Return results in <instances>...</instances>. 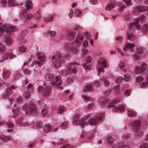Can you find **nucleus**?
I'll return each mask as SVG.
<instances>
[{
	"label": "nucleus",
	"mask_w": 148,
	"mask_h": 148,
	"mask_svg": "<svg viewBox=\"0 0 148 148\" xmlns=\"http://www.w3.org/2000/svg\"><path fill=\"white\" fill-rule=\"evenodd\" d=\"M90 116V114H88L80 119L79 115L76 114L74 117L73 123L74 125L81 126L82 128L88 124L91 125H95L101 120L104 116V114L101 113L98 114L95 117L89 119L88 122H87L86 121Z\"/></svg>",
	"instance_id": "obj_1"
},
{
	"label": "nucleus",
	"mask_w": 148,
	"mask_h": 148,
	"mask_svg": "<svg viewBox=\"0 0 148 148\" xmlns=\"http://www.w3.org/2000/svg\"><path fill=\"white\" fill-rule=\"evenodd\" d=\"M44 77L46 81L51 82V84L53 86L58 87L62 83L61 76L60 75L57 76L55 78L53 74L47 73L45 74Z\"/></svg>",
	"instance_id": "obj_2"
},
{
	"label": "nucleus",
	"mask_w": 148,
	"mask_h": 148,
	"mask_svg": "<svg viewBox=\"0 0 148 148\" xmlns=\"http://www.w3.org/2000/svg\"><path fill=\"white\" fill-rule=\"evenodd\" d=\"M18 29L16 27L8 25L0 24V36L5 32L8 35H11L13 32L16 31Z\"/></svg>",
	"instance_id": "obj_3"
},
{
	"label": "nucleus",
	"mask_w": 148,
	"mask_h": 148,
	"mask_svg": "<svg viewBox=\"0 0 148 148\" xmlns=\"http://www.w3.org/2000/svg\"><path fill=\"white\" fill-rule=\"evenodd\" d=\"M51 60H52L54 66L55 68H57L60 66L61 63L64 60L63 58L62 57L61 54L58 53L53 56Z\"/></svg>",
	"instance_id": "obj_4"
},
{
	"label": "nucleus",
	"mask_w": 148,
	"mask_h": 148,
	"mask_svg": "<svg viewBox=\"0 0 148 148\" xmlns=\"http://www.w3.org/2000/svg\"><path fill=\"white\" fill-rule=\"evenodd\" d=\"M23 108L25 110L28 108L29 109L28 112L27 111L25 112L26 115H27L28 112L30 114L34 115L36 114L38 112V109L35 105L32 103L29 104L28 106L27 104H25L23 106Z\"/></svg>",
	"instance_id": "obj_5"
},
{
	"label": "nucleus",
	"mask_w": 148,
	"mask_h": 148,
	"mask_svg": "<svg viewBox=\"0 0 148 148\" xmlns=\"http://www.w3.org/2000/svg\"><path fill=\"white\" fill-rule=\"evenodd\" d=\"M140 121L138 120L134 121L132 124L131 126L135 133L136 136H140L143 134L142 132L139 129Z\"/></svg>",
	"instance_id": "obj_6"
},
{
	"label": "nucleus",
	"mask_w": 148,
	"mask_h": 148,
	"mask_svg": "<svg viewBox=\"0 0 148 148\" xmlns=\"http://www.w3.org/2000/svg\"><path fill=\"white\" fill-rule=\"evenodd\" d=\"M98 65L97 66V69L98 71V74L99 75V73L101 72H103V69L106 67V60L103 58H101L97 62Z\"/></svg>",
	"instance_id": "obj_7"
},
{
	"label": "nucleus",
	"mask_w": 148,
	"mask_h": 148,
	"mask_svg": "<svg viewBox=\"0 0 148 148\" xmlns=\"http://www.w3.org/2000/svg\"><path fill=\"white\" fill-rule=\"evenodd\" d=\"M120 101V98H116L111 103H110L109 105L108 106V107L110 108H114V110L115 112H120V106H116L114 105V104H116L119 103Z\"/></svg>",
	"instance_id": "obj_8"
},
{
	"label": "nucleus",
	"mask_w": 148,
	"mask_h": 148,
	"mask_svg": "<svg viewBox=\"0 0 148 148\" xmlns=\"http://www.w3.org/2000/svg\"><path fill=\"white\" fill-rule=\"evenodd\" d=\"M79 64L76 62H70L69 64V66L66 67V70L67 71L69 72H71L74 73L75 74L77 72V68L73 66H75L76 65H78ZM68 73V72H67Z\"/></svg>",
	"instance_id": "obj_9"
},
{
	"label": "nucleus",
	"mask_w": 148,
	"mask_h": 148,
	"mask_svg": "<svg viewBox=\"0 0 148 148\" xmlns=\"http://www.w3.org/2000/svg\"><path fill=\"white\" fill-rule=\"evenodd\" d=\"M42 89V94L43 96L48 95L51 91L49 86H47L42 88L41 86H39L38 88V92H40Z\"/></svg>",
	"instance_id": "obj_10"
},
{
	"label": "nucleus",
	"mask_w": 148,
	"mask_h": 148,
	"mask_svg": "<svg viewBox=\"0 0 148 148\" xmlns=\"http://www.w3.org/2000/svg\"><path fill=\"white\" fill-rule=\"evenodd\" d=\"M134 52L135 53V56L134 57V60L136 61H137L140 59L139 55L142 53L143 52V48L141 47H140L136 49L135 51Z\"/></svg>",
	"instance_id": "obj_11"
},
{
	"label": "nucleus",
	"mask_w": 148,
	"mask_h": 148,
	"mask_svg": "<svg viewBox=\"0 0 148 148\" xmlns=\"http://www.w3.org/2000/svg\"><path fill=\"white\" fill-rule=\"evenodd\" d=\"M84 37L82 36V35L79 33L77 36L75 42L76 43L77 45H80L81 42L83 40Z\"/></svg>",
	"instance_id": "obj_12"
},
{
	"label": "nucleus",
	"mask_w": 148,
	"mask_h": 148,
	"mask_svg": "<svg viewBox=\"0 0 148 148\" xmlns=\"http://www.w3.org/2000/svg\"><path fill=\"white\" fill-rule=\"evenodd\" d=\"M55 16V14H47V16L44 18V20L46 21H51L53 20V17Z\"/></svg>",
	"instance_id": "obj_13"
},
{
	"label": "nucleus",
	"mask_w": 148,
	"mask_h": 148,
	"mask_svg": "<svg viewBox=\"0 0 148 148\" xmlns=\"http://www.w3.org/2000/svg\"><path fill=\"white\" fill-rule=\"evenodd\" d=\"M17 40L19 43L21 44L24 43L26 41V39L24 38L23 36V33L22 32L19 35L17 39Z\"/></svg>",
	"instance_id": "obj_14"
},
{
	"label": "nucleus",
	"mask_w": 148,
	"mask_h": 148,
	"mask_svg": "<svg viewBox=\"0 0 148 148\" xmlns=\"http://www.w3.org/2000/svg\"><path fill=\"white\" fill-rule=\"evenodd\" d=\"M38 59L42 62L45 61L46 59L45 55L42 52H39L37 54Z\"/></svg>",
	"instance_id": "obj_15"
},
{
	"label": "nucleus",
	"mask_w": 148,
	"mask_h": 148,
	"mask_svg": "<svg viewBox=\"0 0 148 148\" xmlns=\"http://www.w3.org/2000/svg\"><path fill=\"white\" fill-rule=\"evenodd\" d=\"M135 46V45L133 43L128 42L125 45L123 48L124 51H126L128 49H132Z\"/></svg>",
	"instance_id": "obj_16"
},
{
	"label": "nucleus",
	"mask_w": 148,
	"mask_h": 148,
	"mask_svg": "<svg viewBox=\"0 0 148 148\" xmlns=\"http://www.w3.org/2000/svg\"><path fill=\"white\" fill-rule=\"evenodd\" d=\"M41 10L39 9L34 15L33 18L35 20H38L41 18Z\"/></svg>",
	"instance_id": "obj_17"
},
{
	"label": "nucleus",
	"mask_w": 148,
	"mask_h": 148,
	"mask_svg": "<svg viewBox=\"0 0 148 148\" xmlns=\"http://www.w3.org/2000/svg\"><path fill=\"white\" fill-rule=\"evenodd\" d=\"M109 101L106 98L101 97L98 100L99 103L101 105H103L108 102Z\"/></svg>",
	"instance_id": "obj_18"
},
{
	"label": "nucleus",
	"mask_w": 148,
	"mask_h": 148,
	"mask_svg": "<svg viewBox=\"0 0 148 148\" xmlns=\"http://www.w3.org/2000/svg\"><path fill=\"white\" fill-rule=\"evenodd\" d=\"M10 74L11 72L9 70L5 69L3 71L2 76L4 78H7L9 77Z\"/></svg>",
	"instance_id": "obj_19"
},
{
	"label": "nucleus",
	"mask_w": 148,
	"mask_h": 148,
	"mask_svg": "<svg viewBox=\"0 0 148 148\" xmlns=\"http://www.w3.org/2000/svg\"><path fill=\"white\" fill-rule=\"evenodd\" d=\"M11 138H12L10 136H7L3 135L0 136V139L4 142H7L9 140H11Z\"/></svg>",
	"instance_id": "obj_20"
},
{
	"label": "nucleus",
	"mask_w": 148,
	"mask_h": 148,
	"mask_svg": "<svg viewBox=\"0 0 148 148\" xmlns=\"http://www.w3.org/2000/svg\"><path fill=\"white\" fill-rule=\"evenodd\" d=\"M51 130V126L48 124L44 125L43 127V130L45 133H48L50 132Z\"/></svg>",
	"instance_id": "obj_21"
},
{
	"label": "nucleus",
	"mask_w": 148,
	"mask_h": 148,
	"mask_svg": "<svg viewBox=\"0 0 148 148\" xmlns=\"http://www.w3.org/2000/svg\"><path fill=\"white\" fill-rule=\"evenodd\" d=\"M25 5L27 8V11L29 10L32 5V2L30 0H26L25 2Z\"/></svg>",
	"instance_id": "obj_22"
},
{
	"label": "nucleus",
	"mask_w": 148,
	"mask_h": 148,
	"mask_svg": "<svg viewBox=\"0 0 148 148\" xmlns=\"http://www.w3.org/2000/svg\"><path fill=\"white\" fill-rule=\"evenodd\" d=\"M81 97L83 98L86 102H88L89 101H92L93 99L87 96L86 95H82Z\"/></svg>",
	"instance_id": "obj_23"
},
{
	"label": "nucleus",
	"mask_w": 148,
	"mask_h": 148,
	"mask_svg": "<svg viewBox=\"0 0 148 148\" xmlns=\"http://www.w3.org/2000/svg\"><path fill=\"white\" fill-rule=\"evenodd\" d=\"M9 54L8 53H5L3 56L2 59L0 60V62L1 63H2L3 62L4 60L8 59L9 57Z\"/></svg>",
	"instance_id": "obj_24"
},
{
	"label": "nucleus",
	"mask_w": 148,
	"mask_h": 148,
	"mask_svg": "<svg viewBox=\"0 0 148 148\" xmlns=\"http://www.w3.org/2000/svg\"><path fill=\"white\" fill-rule=\"evenodd\" d=\"M148 30V26L147 24H144L142 26L141 29V32L143 34H145Z\"/></svg>",
	"instance_id": "obj_25"
},
{
	"label": "nucleus",
	"mask_w": 148,
	"mask_h": 148,
	"mask_svg": "<svg viewBox=\"0 0 148 148\" xmlns=\"http://www.w3.org/2000/svg\"><path fill=\"white\" fill-rule=\"evenodd\" d=\"M75 34L73 32L69 33L67 35V38L70 40H72L75 37Z\"/></svg>",
	"instance_id": "obj_26"
},
{
	"label": "nucleus",
	"mask_w": 148,
	"mask_h": 148,
	"mask_svg": "<svg viewBox=\"0 0 148 148\" xmlns=\"http://www.w3.org/2000/svg\"><path fill=\"white\" fill-rule=\"evenodd\" d=\"M100 80L103 81V84L106 87H108L110 84V82L107 80L104 76L103 77V78L100 79Z\"/></svg>",
	"instance_id": "obj_27"
},
{
	"label": "nucleus",
	"mask_w": 148,
	"mask_h": 148,
	"mask_svg": "<svg viewBox=\"0 0 148 148\" xmlns=\"http://www.w3.org/2000/svg\"><path fill=\"white\" fill-rule=\"evenodd\" d=\"M134 73L138 75L141 74L142 72L141 68L139 66H136L134 69Z\"/></svg>",
	"instance_id": "obj_28"
},
{
	"label": "nucleus",
	"mask_w": 148,
	"mask_h": 148,
	"mask_svg": "<svg viewBox=\"0 0 148 148\" xmlns=\"http://www.w3.org/2000/svg\"><path fill=\"white\" fill-rule=\"evenodd\" d=\"M13 42V41L12 38L9 37H6V43L7 45H12Z\"/></svg>",
	"instance_id": "obj_29"
},
{
	"label": "nucleus",
	"mask_w": 148,
	"mask_h": 148,
	"mask_svg": "<svg viewBox=\"0 0 148 148\" xmlns=\"http://www.w3.org/2000/svg\"><path fill=\"white\" fill-rule=\"evenodd\" d=\"M65 111V108L62 106H59L57 109V112L58 114H62Z\"/></svg>",
	"instance_id": "obj_30"
},
{
	"label": "nucleus",
	"mask_w": 148,
	"mask_h": 148,
	"mask_svg": "<svg viewBox=\"0 0 148 148\" xmlns=\"http://www.w3.org/2000/svg\"><path fill=\"white\" fill-rule=\"evenodd\" d=\"M12 111L13 113V115L12 116V117L15 118L19 113V110L18 108H15L13 109Z\"/></svg>",
	"instance_id": "obj_31"
},
{
	"label": "nucleus",
	"mask_w": 148,
	"mask_h": 148,
	"mask_svg": "<svg viewBox=\"0 0 148 148\" xmlns=\"http://www.w3.org/2000/svg\"><path fill=\"white\" fill-rule=\"evenodd\" d=\"M127 37L129 40L132 41H133L135 40L136 37L133 34H130L128 35Z\"/></svg>",
	"instance_id": "obj_32"
},
{
	"label": "nucleus",
	"mask_w": 148,
	"mask_h": 148,
	"mask_svg": "<svg viewBox=\"0 0 148 148\" xmlns=\"http://www.w3.org/2000/svg\"><path fill=\"white\" fill-rule=\"evenodd\" d=\"M84 91L86 92L90 91L92 90V88L91 85L88 84L84 87Z\"/></svg>",
	"instance_id": "obj_33"
},
{
	"label": "nucleus",
	"mask_w": 148,
	"mask_h": 148,
	"mask_svg": "<svg viewBox=\"0 0 148 148\" xmlns=\"http://www.w3.org/2000/svg\"><path fill=\"white\" fill-rule=\"evenodd\" d=\"M6 50V47L1 42H0V53H2L5 51Z\"/></svg>",
	"instance_id": "obj_34"
},
{
	"label": "nucleus",
	"mask_w": 148,
	"mask_h": 148,
	"mask_svg": "<svg viewBox=\"0 0 148 148\" xmlns=\"http://www.w3.org/2000/svg\"><path fill=\"white\" fill-rule=\"evenodd\" d=\"M8 3L9 6H14L15 5H17L16 3L15 0H8Z\"/></svg>",
	"instance_id": "obj_35"
},
{
	"label": "nucleus",
	"mask_w": 148,
	"mask_h": 148,
	"mask_svg": "<svg viewBox=\"0 0 148 148\" xmlns=\"http://www.w3.org/2000/svg\"><path fill=\"white\" fill-rule=\"evenodd\" d=\"M16 88L15 87L13 86H11V87H9L8 88L6 89V92L8 95H9L10 94L12 91V89H14Z\"/></svg>",
	"instance_id": "obj_36"
},
{
	"label": "nucleus",
	"mask_w": 148,
	"mask_h": 148,
	"mask_svg": "<svg viewBox=\"0 0 148 148\" xmlns=\"http://www.w3.org/2000/svg\"><path fill=\"white\" fill-rule=\"evenodd\" d=\"M68 123L67 121L63 122L60 126V127L62 129H64L67 128Z\"/></svg>",
	"instance_id": "obj_37"
},
{
	"label": "nucleus",
	"mask_w": 148,
	"mask_h": 148,
	"mask_svg": "<svg viewBox=\"0 0 148 148\" xmlns=\"http://www.w3.org/2000/svg\"><path fill=\"white\" fill-rule=\"evenodd\" d=\"M127 114L130 117H134L136 114L135 112L132 111H127Z\"/></svg>",
	"instance_id": "obj_38"
},
{
	"label": "nucleus",
	"mask_w": 148,
	"mask_h": 148,
	"mask_svg": "<svg viewBox=\"0 0 148 148\" xmlns=\"http://www.w3.org/2000/svg\"><path fill=\"white\" fill-rule=\"evenodd\" d=\"M114 5H113V4H108L107 5L106 7V10H111L113 8H114Z\"/></svg>",
	"instance_id": "obj_39"
},
{
	"label": "nucleus",
	"mask_w": 148,
	"mask_h": 148,
	"mask_svg": "<svg viewBox=\"0 0 148 148\" xmlns=\"http://www.w3.org/2000/svg\"><path fill=\"white\" fill-rule=\"evenodd\" d=\"M134 11L135 12L138 11L139 12H142L143 11V7L140 6H138V7H136L134 8Z\"/></svg>",
	"instance_id": "obj_40"
},
{
	"label": "nucleus",
	"mask_w": 148,
	"mask_h": 148,
	"mask_svg": "<svg viewBox=\"0 0 148 148\" xmlns=\"http://www.w3.org/2000/svg\"><path fill=\"white\" fill-rule=\"evenodd\" d=\"M143 79V77L142 76L140 75L136 77V80L137 82L140 83L142 81Z\"/></svg>",
	"instance_id": "obj_41"
},
{
	"label": "nucleus",
	"mask_w": 148,
	"mask_h": 148,
	"mask_svg": "<svg viewBox=\"0 0 148 148\" xmlns=\"http://www.w3.org/2000/svg\"><path fill=\"white\" fill-rule=\"evenodd\" d=\"M27 15V12L26 10H23L21 12L20 14V17L21 18H23L25 17Z\"/></svg>",
	"instance_id": "obj_42"
},
{
	"label": "nucleus",
	"mask_w": 148,
	"mask_h": 148,
	"mask_svg": "<svg viewBox=\"0 0 148 148\" xmlns=\"http://www.w3.org/2000/svg\"><path fill=\"white\" fill-rule=\"evenodd\" d=\"M148 82H143L140 84V88H144L148 86Z\"/></svg>",
	"instance_id": "obj_43"
},
{
	"label": "nucleus",
	"mask_w": 148,
	"mask_h": 148,
	"mask_svg": "<svg viewBox=\"0 0 148 148\" xmlns=\"http://www.w3.org/2000/svg\"><path fill=\"white\" fill-rule=\"evenodd\" d=\"M30 93L28 91L25 92L23 93L24 97L25 99L28 98L30 96Z\"/></svg>",
	"instance_id": "obj_44"
},
{
	"label": "nucleus",
	"mask_w": 148,
	"mask_h": 148,
	"mask_svg": "<svg viewBox=\"0 0 148 148\" xmlns=\"http://www.w3.org/2000/svg\"><path fill=\"white\" fill-rule=\"evenodd\" d=\"M120 85L118 84L114 88V89L116 91V94H118L120 92Z\"/></svg>",
	"instance_id": "obj_45"
},
{
	"label": "nucleus",
	"mask_w": 148,
	"mask_h": 148,
	"mask_svg": "<svg viewBox=\"0 0 148 148\" xmlns=\"http://www.w3.org/2000/svg\"><path fill=\"white\" fill-rule=\"evenodd\" d=\"M147 68V66L146 64L144 63H143L142 64L141 67V69L142 72L145 71L146 69Z\"/></svg>",
	"instance_id": "obj_46"
},
{
	"label": "nucleus",
	"mask_w": 148,
	"mask_h": 148,
	"mask_svg": "<svg viewBox=\"0 0 148 148\" xmlns=\"http://www.w3.org/2000/svg\"><path fill=\"white\" fill-rule=\"evenodd\" d=\"M86 63H84L82 64V66L83 67H84L85 70H86V69L88 70H90L91 69L92 66L91 65H89L87 67H86Z\"/></svg>",
	"instance_id": "obj_47"
},
{
	"label": "nucleus",
	"mask_w": 148,
	"mask_h": 148,
	"mask_svg": "<svg viewBox=\"0 0 148 148\" xmlns=\"http://www.w3.org/2000/svg\"><path fill=\"white\" fill-rule=\"evenodd\" d=\"M107 141L110 144H112L114 141V139L111 136H108L107 139Z\"/></svg>",
	"instance_id": "obj_48"
},
{
	"label": "nucleus",
	"mask_w": 148,
	"mask_h": 148,
	"mask_svg": "<svg viewBox=\"0 0 148 148\" xmlns=\"http://www.w3.org/2000/svg\"><path fill=\"white\" fill-rule=\"evenodd\" d=\"M75 15L76 16H80L82 14L81 10L78 9H77L75 11Z\"/></svg>",
	"instance_id": "obj_49"
},
{
	"label": "nucleus",
	"mask_w": 148,
	"mask_h": 148,
	"mask_svg": "<svg viewBox=\"0 0 148 148\" xmlns=\"http://www.w3.org/2000/svg\"><path fill=\"white\" fill-rule=\"evenodd\" d=\"M124 77V80L126 82H129L130 80V77L129 74L125 75Z\"/></svg>",
	"instance_id": "obj_50"
},
{
	"label": "nucleus",
	"mask_w": 148,
	"mask_h": 148,
	"mask_svg": "<svg viewBox=\"0 0 148 148\" xmlns=\"http://www.w3.org/2000/svg\"><path fill=\"white\" fill-rule=\"evenodd\" d=\"M84 34L86 39H88L90 37V34L89 32H86Z\"/></svg>",
	"instance_id": "obj_51"
},
{
	"label": "nucleus",
	"mask_w": 148,
	"mask_h": 148,
	"mask_svg": "<svg viewBox=\"0 0 148 148\" xmlns=\"http://www.w3.org/2000/svg\"><path fill=\"white\" fill-rule=\"evenodd\" d=\"M72 47L70 44L68 43H66L64 46L65 49L67 50H69V49H71V47Z\"/></svg>",
	"instance_id": "obj_52"
},
{
	"label": "nucleus",
	"mask_w": 148,
	"mask_h": 148,
	"mask_svg": "<svg viewBox=\"0 0 148 148\" xmlns=\"http://www.w3.org/2000/svg\"><path fill=\"white\" fill-rule=\"evenodd\" d=\"M71 51L74 53H77L78 51V50L77 47H71Z\"/></svg>",
	"instance_id": "obj_53"
},
{
	"label": "nucleus",
	"mask_w": 148,
	"mask_h": 148,
	"mask_svg": "<svg viewBox=\"0 0 148 148\" xmlns=\"http://www.w3.org/2000/svg\"><path fill=\"white\" fill-rule=\"evenodd\" d=\"M48 112L47 110L45 108L42 110L41 114L43 116H45Z\"/></svg>",
	"instance_id": "obj_54"
},
{
	"label": "nucleus",
	"mask_w": 148,
	"mask_h": 148,
	"mask_svg": "<svg viewBox=\"0 0 148 148\" xmlns=\"http://www.w3.org/2000/svg\"><path fill=\"white\" fill-rule=\"evenodd\" d=\"M75 147L72 145H64L63 146L60 147V148H74Z\"/></svg>",
	"instance_id": "obj_55"
},
{
	"label": "nucleus",
	"mask_w": 148,
	"mask_h": 148,
	"mask_svg": "<svg viewBox=\"0 0 148 148\" xmlns=\"http://www.w3.org/2000/svg\"><path fill=\"white\" fill-rule=\"evenodd\" d=\"M140 148H148V144L146 143H143L140 145Z\"/></svg>",
	"instance_id": "obj_56"
},
{
	"label": "nucleus",
	"mask_w": 148,
	"mask_h": 148,
	"mask_svg": "<svg viewBox=\"0 0 148 148\" xmlns=\"http://www.w3.org/2000/svg\"><path fill=\"white\" fill-rule=\"evenodd\" d=\"M26 48L24 46H22L19 48V51L23 53L25 51Z\"/></svg>",
	"instance_id": "obj_57"
},
{
	"label": "nucleus",
	"mask_w": 148,
	"mask_h": 148,
	"mask_svg": "<svg viewBox=\"0 0 148 148\" xmlns=\"http://www.w3.org/2000/svg\"><path fill=\"white\" fill-rule=\"evenodd\" d=\"M38 64L39 66H40L42 65V63L40 61H34L32 64L31 65V66H32L34 64Z\"/></svg>",
	"instance_id": "obj_58"
},
{
	"label": "nucleus",
	"mask_w": 148,
	"mask_h": 148,
	"mask_svg": "<svg viewBox=\"0 0 148 148\" xmlns=\"http://www.w3.org/2000/svg\"><path fill=\"white\" fill-rule=\"evenodd\" d=\"M23 99L21 96H19L16 98V101L18 103H21L23 101Z\"/></svg>",
	"instance_id": "obj_59"
},
{
	"label": "nucleus",
	"mask_w": 148,
	"mask_h": 148,
	"mask_svg": "<svg viewBox=\"0 0 148 148\" xmlns=\"http://www.w3.org/2000/svg\"><path fill=\"white\" fill-rule=\"evenodd\" d=\"M131 0H123V2H124L127 5H131Z\"/></svg>",
	"instance_id": "obj_60"
},
{
	"label": "nucleus",
	"mask_w": 148,
	"mask_h": 148,
	"mask_svg": "<svg viewBox=\"0 0 148 148\" xmlns=\"http://www.w3.org/2000/svg\"><path fill=\"white\" fill-rule=\"evenodd\" d=\"M131 93V91L130 90H127L125 91L124 95L126 96H129L130 95Z\"/></svg>",
	"instance_id": "obj_61"
},
{
	"label": "nucleus",
	"mask_w": 148,
	"mask_h": 148,
	"mask_svg": "<svg viewBox=\"0 0 148 148\" xmlns=\"http://www.w3.org/2000/svg\"><path fill=\"white\" fill-rule=\"evenodd\" d=\"M93 84L94 85L96 86H99L101 85V83L100 82L97 81H95L93 82Z\"/></svg>",
	"instance_id": "obj_62"
},
{
	"label": "nucleus",
	"mask_w": 148,
	"mask_h": 148,
	"mask_svg": "<svg viewBox=\"0 0 148 148\" xmlns=\"http://www.w3.org/2000/svg\"><path fill=\"white\" fill-rule=\"evenodd\" d=\"M21 77V74L19 72H17L16 73V74L15 77V79H17L19 78L20 77Z\"/></svg>",
	"instance_id": "obj_63"
},
{
	"label": "nucleus",
	"mask_w": 148,
	"mask_h": 148,
	"mask_svg": "<svg viewBox=\"0 0 148 148\" xmlns=\"http://www.w3.org/2000/svg\"><path fill=\"white\" fill-rule=\"evenodd\" d=\"M22 118H21L18 119L16 121V123L17 124H19L20 125H22Z\"/></svg>",
	"instance_id": "obj_64"
}]
</instances>
